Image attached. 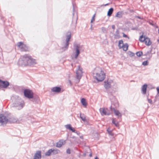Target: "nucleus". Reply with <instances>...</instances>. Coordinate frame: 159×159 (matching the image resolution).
I'll return each mask as SVG.
<instances>
[{"instance_id": "obj_1", "label": "nucleus", "mask_w": 159, "mask_h": 159, "mask_svg": "<svg viewBox=\"0 0 159 159\" xmlns=\"http://www.w3.org/2000/svg\"><path fill=\"white\" fill-rule=\"evenodd\" d=\"M19 64L26 66L29 65H33L36 63L35 60L32 57L27 54L23 56L19 59Z\"/></svg>"}, {"instance_id": "obj_2", "label": "nucleus", "mask_w": 159, "mask_h": 159, "mask_svg": "<svg viewBox=\"0 0 159 159\" xmlns=\"http://www.w3.org/2000/svg\"><path fill=\"white\" fill-rule=\"evenodd\" d=\"M71 37V34L70 31H68L66 33V39L64 45L61 48L63 51L67 50L69 48L70 42Z\"/></svg>"}, {"instance_id": "obj_3", "label": "nucleus", "mask_w": 159, "mask_h": 159, "mask_svg": "<svg viewBox=\"0 0 159 159\" xmlns=\"http://www.w3.org/2000/svg\"><path fill=\"white\" fill-rule=\"evenodd\" d=\"M81 47L80 44L77 43L74 44L73 49L75 51V55L71 56L72 59H76L80 53V49Z\"/></svg>"}, {"instance_id": "obj_4", "label": "nucleus", "mask_w": 159, "mask_h": 159, "mask_svg": "<svg viewBox=\"0 0 159 159\" xmlns=\"http://www.w3.org/2000/svg\"><path fill=\"white\" fill-rule=\"evenodd\" d=\"M105 73L103 71L101 70L100 73H96V75L93 76V78L97 81V82H95V83H98L102 81L105 79Z\"/></svg>"}, {"instance_id": "obj_5", "label": "nucleus", "mask_w": 159, "mask_h": 159, "mask_svg": "<svg viewBox=\"0 0 159 159\" xmlns=\"http://www.w3.org/2000/svg\"><path fill=\"white\" fill-rule=\"evenodd\" d=\"M139 40L141 42H143L147 46H149L152 43V42L150 38L146 36L145 35L143 34L140 36Z\"/></svg>"}, {"instance_id": "obj_6", "label": "nucleus", "mask_w": 159, "mask_h": 159, "mask_svg": "<svg viewBox=\"0 0 159 159\" xmlns=\"http://www.w3.org/2000/svg\"><path fill=\"white\" fill-rule=\"evenodd\" d=\"M18 47L22 52H28L30 51L29 47L22 42H19L17 43Z\"/></svg>"}, {"instance_id": "obj_7", "label": "nucleus", "mask_w": 159, "mask_h": 159, "mask_svg": "<svg viewBox=\"0 0 159 159\" xmlns=\"http://www.w3.org/2000/svg\"><path fill=\"white\" fill-rule=\"evenodd\" d=\"M99 111L102 116H109L111 114V113L110 112L107 108H101L99 109Z\"/></svg>"}, {"instance_id": "obj_8", "label": "nucleus", "mask_w": 159, "mask_h": 159, "mask_svg": "<svg viewBox=\"0 0 159 159\" xmlns=\"http://www.w3.org/2000/svg\"><path fill=\"white\" fill-rule=\"evenodd\" d=\"M51 91L55 93H61L64 91V89L61 87V86H56L52 87Z\"/></svg>"}, {"instance_id": "obj_9", "label": "nucleus", "mask_w": 159, "mask_h": 159, "mask_svg": "<svg viewBox=\"0 0 159 159\" xmlns=\"http://www.w3.org/2000/svg\"><path fill=\"white\" fill-rule=\"evenodd\" d=\"M110 100L111 102V105L116 108L119 106L118 102L115 96H111L110 97Z\"/></svg>"}, {"instance_id": "obj_10", "label": "nucleus", "mask_w": 159, "mask_h": 159, "mask_svg": "<svg viewBox=\"0 0 159 159\" xmlns=\"http://www.w3.org/2000/svg\"><path fill=\"white\" fill-rule=\"evenodd\" d=\"M65 128L71 131L72 132L75 133L77 134L78 135H79L80 134V133L78 131H76L75 129L72 127L71 125L70 124H68L65 125Z\"/></svg>"}, {"instance_id": "obj_11", "label": "nucleus", "mask_w": 159, "mask_h": 159, "mask_svg": "<svg viewBox=\"0 0 159 159\" xmlns=\"http://www.w3.org/2000/svg\"><path fill=\"white\" fill-rule=\"evenodd\" d=\"M24 94L26 97L30 98H32L33 97V93L29 89L25 90L24 91Z\"/></svg>"}, {"instance_id": "obj_12", "label": "nucleus", "mask_w": 159, "mask_h": 159, "mask_svg": "<svg viewBox=\"0 0 159 159\" xmlns=\"http://www.w3.org/2000/svg\"><path fill=\"white\" fill-rule=\"evenodd\" d=\"M8 121L6 116L2 114H0V124L2 125L6 124Z\"/></svg>"}, {"instance_id": "obj_13", "label": "nucleus", "mask_w": 159, "mask_h": 159, "mask_svg": "<svg viewBox=\"0 0 159 159\" xmlns=\"http://www.w3.org/2000/svg\"><path fill=\"white\" fill-rule=\"evenodd\" d=\"M9 85V83L7 81H2L0 79V86L4 88H6Z\"/></svg>"}, {"instance_id": "obj_14", "label": "nucleus", "mask_w": 159, "mask_h": 159, "mask_svg": "<svg viewBox=\"0 0 159 159\" xmlns=\"http://www.w3.org/2000/svg\"><path fill=\"white\" fill-rule=\"evenodd\" d=\"M104 86L106 90H108L109 89L111 88V83L108 81V80H105L104 82Z\"/></svg>"}, {"instance_id": "obj_15", "label": "nucleus", "mask_w": 159, "mask_h": 159, "mask_svg": "<svg viewBox=\"0 0 159 159\" xmlns=\"http://www.w3.org/2000/svg\"><path fill=\"white\" fill-rule=\"evenodd\" d=\"M147 88L148 85L146 84H145L142 86L141 93L145 95L146 94Z\"/></svg>"}, {"instance_id": "obj_16", "label": "nucleus", "mask_w": 159, "mask_h": 159, "mask_svg": "<svg viewBox=\"0 0 159 159\" xmlns=\"http://www.w3.org/2000/svg\"><path fill=\"white\" fill-rule=\"evenodd\" d=\"M66 143V140L62 139L59 140L56 143V147L57 148H61Z\"/></svg>"}, {"instance_id": "obj_17", "label": "nucleus", "mask_w": 159, "mask_h": 159, "mask_svg": "<svg viewBox=\"0 0 159 159\" xmlns=\"http://www.w3.org/2000/svg\"><path fill=\"white\" fill-rule=\"evenodd\" d=\"M120 121H118L116 120V119L115 118H112V119L111 122L112 124L115 125V126L117 127H119V123Z\"/></svg>"}, {"instance_id": "obj_18", "label": "nucleus", "mask_w": 159, "mask_h": 159, "mask_svg": "<svg viewBox=\"0 0 159 159\" xmlns=\"http://www.w3.org/2000/svg\"><path fill=\"white\" fill-rule=\"evenodd\" d=\"M114 113L115 115L117 117L118 119H121L122 114L118 110H115Z\"/></svg>"}, {"instance_id": "obj_19", "label": "nucleus", "mask_w": 159, "mask_h": 159, "mask_svg": "<svg viewBox=\"0 0 159 159\" xmlns=\"http://www.w3.org/2000/svg\"><path fill=\"white\" fill-rule=\"evenodd\" d=\"M114 38L115 39H119L121 38V36H120L119 33V31L118 29H117L115 34H114Z\"/></svg>"}, {"instance_id": "obj_20", "label": "nucleus", "mask_w": 159, "mask_h": 159, "mask_svg": "<svg viewBox=\"0 0 159 159\" xmlns=\"http://www.w3.org/2000/svg\"><path fill=\"white\" fill-rule=\"evenodd\" d=\"M80 102L82 105L84 107H86L87 105V103L86 99L84 98H81Z\"/></svg>"}, {"instance_id": "obj_21", "label": "nucleus", "mask_w": 159, "mask_h": 159, "mask_svg": "<svg viewBox=\"0 0 159 159\" xmlns=\"http://www.w3.org/2000/svg\"><path fill=\"white\" fill-rule=\"evenodd\" d=\"M114 9L113 7H111L108 10L107 13V16L108 17L111 16L113 11Z\"/></svg>"}, {"instance_id": "obj_22", "label": "nucleus", "mask_w": 159, "mask_h": 159, "mask_svg": "<svg viewBox=\"0 0 159 159\" xmlns=\"http://www.w3.org/2000/svg\"><path fill=\"white\" fill-rule=\"evenodd\" d=\"M122 47L123 48V50L124 51H126L128 49L129 45L127 43H126L125 44H123Z\"/></svg>"}, {"instance_id": "obj_23", "label": "nucleus", "mask_w": 159, "mask_h": 159, "mask_svg": "<svg viewBox=\"0 0 159 159\" xmlns=\"http://www.w3.org/2000/svg\"><path fill=\"white\" fill-rule=\"evenodd\" d=\"M123 11H119L117 12L115 15V17H118L119 18H121L122 17L123 15Z\"/></svg>"}, {"instance_id": "obj_24", "label": "nucleus", "mask_w": 159, "mask_h": 159, "mask_svg": "<svg viewBox=\"0 0 159 159\" xmlns=\"http://www.w3.org/2000/svg\"><path fill=\"white\" fill-rule=\"evenodd\" d=\"M76 78L78 80H80L81 77V73H80L78 70H76Z\"/></svg>"}, {"instance_id": "obj_25", "label": "nucleus", "mask_w": 159, "mask_h": 159, "mask_svg": "<svg viewBox=\"0 0 159 159\" xmlns=\"http://www.w3.org/2000/svg\"><path fill=\"white\" fill-rule=\"evenodd\" d=\"M80 118L82 120V121L85 122L86 121V117L84 114H82L81 113H80Z\"/></svg>"}, {"instance_id": "obj_26", "label": "nucleus", "mask_w": 159, "mask_h": 159, "mask_svg": "<svg viewBox=\"0 0 159 159\" xmlns=\"http://www.w3.org/2000/svg\"><path fill=\"white\" fill-rule=\"evenodd\" d=\"M52 148L49 149L45 153V155L47 156H50L52 154Z\"/></svg>"}, {"instance_id": "obj_27", "label": "nucleus", "mask_w": 159, "mask_h": 159, "mask_svg": "<svg viewBox=\"0 0 159 159\" xmlns=\"http://www.w3.org/2000/svg\"><path fill=\"white\" fill-rule=\"evenodd\" d=\"M60 152V151L58 149L52 148V154L55 155L58 153Z\"/></svg>"}, {"instance_id": "obj_28", "label": "nucleus", "mask_w": 159, "mask_h": 159, "mask_svg": "<svg viewBox=\"0 0 159 159\" xmlns=\"http://www.w3.org/2000/svg\"><path fill=\"white\" fill-rule=\"evenodd\" d=\"M40 157V152L38 151L35 154L33 159H39Z\"/></svg>"}, {"instance_id": "obj_29", "label": "nucleus", "mask_w": 159, "mask_h": 159, "mask_svg": "<svg viewBox=\"0 0 159 159\" xmlns=\"http://www.w3.org/2000/svg\"><path fill=\"white\" fill-rule=\"evenodd\" d=\"M107 131L109 135H111V136H114V134L112 132V130H110V128H108L107 129Z\"/></svg>"}, {"instance_id": "obj_30", "label": "nucleus", "mask_w": 159, "mask_h": 159, "mask_svg": "<svg viewBox=\"0 0 159 159\" xmlns=\"http://www.w3.org/2000/svg\"><path fill=\"white\" fill-rule=\"evenodd\" d=\"M136 54L139 57H140L142 56H143V52L142 51L137 52Z\"/></svg>"}, {"instance_id": "obj_31", "label": "nucleus", "mask_w": 159, "mask_h": 159, "mask_svg": "<svg viewBox=\"0 0 159 159\" xmlns=\"http://www.w3.org/2000/svg\"><path fill=\"white\" fill-rule=\"evenodd\" d=\"M123 40L121 39L118 42V46L119 47L120 49H121L122 48V46H121V44H122L123 45Z\"/></svg>"}, {"instance_id": "obj_32", "label": "nucleus", "mask_w": 159, "mask_h": 159, "mask_svg": "<svg viewBox=\"0 0 159 159\" xmlns=\"http://www.w3.org/2000/svg\"><path fill=\"white\" fill-rule=\"evenodd\" d=\"M115 107L114 106V107H112V105H111V106L110 107H109V109L110 110V112L111 113V114L113 113V112H114L115 111V110H116L115 109Z\"/></svg>"}, {"instance_id": "obj_33", "label": "nucleus", "mask_w": 159, "mask_h": 159, "mask_svg": "<svg viewBox=\"0 0 159 159\" xmlns=\"http://www.w3.org/2000/svg\"><path fill=\"white\" fill-rule=\"evenodd\" d=\"M128 53L130 57H133L135 55L134 53L130 51H128Z\"/></svg>"}, {"instance_id": "obj_34", "label": "nucleus", "mask_w": 159, "mask_h": 159, "mask_svg": "<svg viewBox=\"0 0 159 159\" xmlns=\"http://www.w3.org/2000/svg\"><path fill=\"white\" fill-rule=\"evenodd\" d=\"M149 64V62L148 60L145 61H143L142 63V65L143 66H147Z\"/></svg>"}, {"instance_id": "obj_35", "label": "nucleus", "mask_w": 159, "mask_h": 159, "mask_svg": "<svg viewBox=\"0 0 159 159\" xmlns=\"http://www.w3.org/2000/svg\"><path fill=\"white\" fill-rule=\"evenodd\" d=\"M82 70H83L82 68L79 65L78 66V68L76 70H78V71L79 70V71H80L81 73L82 74V73H83Z\"/></svg>"}, {"instance_id": "obj_36", "label": "nucleus", "mask_w": 159, "mask_h": 159, "mask_svg": "<svg viewBox=\"0 0 159 159\" xmlns=\"http://www.w3.org/2000/svg\"><path fill=\"white\" fill-rule=\"evenodd\" d=\"M122 34H123V37L124 38H127L128 39H129L130 38L127 35L125 34L124 32H122Z\"/></svg>"}, {"instance_id": "obj_37", "label": "nucleus", "mask_w": 159, "mask_h": 159, "mask_svg": "<svg viewBox=\"0 0 159 159\" xmlns=\"http://www.w3.org/2000/svg\"><path fill=\"white\" fill-rule=\"evenodd\" d=\"M156 89H157V94L156 96H155V98L157 97V96H159V86L157 87V88H156Z\"/></svg>"}, {"instance_id": "obj_38", "label": "nucleus", "mask_w": 159, "mask_h": 159, "mask_svg": "<svg viewBox=\"0 0 159 159\" xmlns=\"http://www.w3.org/2000/svg\"><path fill=\"white\" fill-rule=\"evenodd\" d=\"M95 14L92 16V19L91 20V23H92L93 21H94L95 20Z\"/></svg>"}, {"instance_id": "obj_39", "label": "nucleus", "mask_w": 159, "mask_h": 159, "mask_svg": "<svg viewBox=\"0 0 159 159\" xmlns=\"http://www.w3.org/2000/svg\"><path fill=\"white\" fill-rule=\"evenodd\" d=\"M72 6H73V15L74 16V11H75V6H74V3L73 1V0H72Z\"/></svg>"}, {"instance_id": "obj_40", "label": "nucleus", "mask_w": 159, "mask_h": 159, "mask_svg": "<svg viewBox=\"0 0 159 159\" xmlns=\"http://www.w3.org/2000/svg\"><path fill=\"white\" fill-rule=\"evenodd\" d=\"M147 99L148 100V102L151 104H152L153 103L152 100L151 99H149L148 97L147 98Z\"/></svg>"}, {"instance_id": "obj_41", "label": "nucleus", "mask_w": 159, "mask_h": 159, "mask_svg": "<svg viewBox=\"0 0 159 159\" xmlns=\"http://www.w3.org/2000/svg\"><path fill=\"white\" fill-rule=\"evenodd\" d=\"M151 53V51H148L145 54H143V56H147L148 54H150Z\"/></svg>"}, {"instance_id": "obj_42", "label": "nucleus", "mask_w": 159, "mask_h": 159, "mask_svg": "<svg viewBox=\"0 0 159 159\" xmlns=\"http://www.w3.org/2000/svg\"><path fill=\"white\" fill-rule=\"evenodd\" d=\"M66 153L68 154H70L71 153L70 149L69 148H68L66 150Z\"/></svg>"}, {"instance_id": "obj_43", "label": "nucleus", "mask_w": 159, "mask_h": 159, "mask_svg": "<svg viewBox=\"0 0 159 159\" xmlns=\"http://www.w3.org/2000/svg\"><path fill=\"white\" fill-rule=\"evenodd\" d=\"M149 23L150 25H151L152 26H154V25H155V24L154 23V22L152 20L151 21H149Z\"/></svg>"}, {"instance_id": "obj_44", "label": "nucleus", "mask_w": 159, "mask_h": 159, "mask_svg": "<svg viewBox=\"0 0 159 159\" xmlns=\"http://www.w3.org/2000/svg\"><path fill=\"white\" fill-rule=\"evenodd\" d=\"M135 18H138L140 20H143V17H142L139 16H135Z\"/></svg>"}, {"instance_id": "obj_45", "label": "nucleus", "mask_w": 159, "mask_h": 159, "mask_svg": "<svg viewBox=\"0 0 159 159\" xmlns=\"http://www.w3.org/2000/svg\"><path fill=\"white\" fill-rule=\"evenodd\" d=\"M132 30H138V28L137 27H133L131 29Z\"/></svg>"}, {"instance_id": "obj_46", "label": "nucleus", "mask_w": 159, "mask_h": 159, "mask_svg": "<svg viewBox=\"0 0 159 159\" xmlns=\"http://www.w3.org/2000/svg\"><path fill=\"white\" fill-rule=\"evenodd\" d=\"M110 4V3H108L105 4H102L101 5V7H102L103 6H106Z\"/></svg>"}, {"instance_id": "obj_47", "label": "nucleus", "mask_w": 159, "mask_h": 159, "mask_svg": "<svg viewBox=\"0 0 159 159\" xmlns=\"http://www.w3.org/2000/svg\"><path fill=\"white\" fill-rule=\"evenodd\" d=\"M129 12L130 13H133L134 12V10L133 9H130L129 10Z\"/></svg>"}, {"instance_id": "obj_48", "label": "nucleus", "mask_w": 159, "mask_h": 159, "mask_svg": "<svg viewBox=\"0 0 159 159\" xmlns=\"http://www.w3.org/2000/svg\"><path fill=\"white\" fill-rule=\"evenodd\" d=\"M112 28L113 29V30H114L115 29V25H112Z\"/></svg>"}, {"instance_id": "obj_49", "label": "nucleus", "mask_w": 159, "mask_h": 159, "mask_svg": "<svg viewBox=\"0 0 159 159\" xmlns=\"http://www.w3.org/2000/svg\"><path fill=\"white\" fill-rule=\"evenodd\" d=\"M153 48V47L152 46L150 48V51H151V52H152V50Z\"/></svg>"}, {"instance_id": "obj_50", "label": "nucleus", "mask_w": 159, "mask_h": 159, "mask_svg": "<svg viewBox=\"0 0 159 159\" xmlns=\"http://www.w3.org/2000/svg\"><path fill=\"white\" fill-rule=\"evenodd\" d=\"M80 138L82 139H84L83 136H80Z\"/></svg>"}, {"instance_id": "obj_51", "label": "nucleus", "mask_w": 159, "mask_h": 159, "mask_svg": "<svg viewBox=\"0 0 159 159\" xmlns=\"http://www.w3.org/2000/svg\"><path fill=\"white\" fill-rule=\"evenodd\" d=\"M86 155V153H84L83 155V157H85Z\"/></svg>"}, {"instance_id": "obj_52", "label": "nucleus", "mask_w": 159, "mask_h": 159, "mask_svg": "<svg viewBox=\"0 0 159 159\" xmlns=\"http://www.w3.org/2000/svg\"><path fill=\"white\" fill-rule=\"evenodd\" d=\"M90 29L91 30H92L93 29V28H92V24L91 25Z\"/></svg>"}, {"instance_id": "obj_53", "label": "nucleus", "mask_w": 159, "mask_h": 159, "mask_svg": "<svg viewBox=\"0 0 159 159\" xmlns=\"http://www.w3.org/2000/svg\"><path fill=\"white\" fill-rule=\"evenodd\" d=\"M94 159H99L98 157V156H96L95 157V158H94Z\"/></svg>"}, {"instance_id": "obj_54", "label": "nucleus", "mask_w": 159, "mask_h": 159, "mask_svg": "<svg viewBox=\"0 0 159 159\" xmlns=\"http://www.w3.org/2000/svg\"><path fill=\"white\" fill-rule=\"evenodd\" d=\"M89 156L90 157H92V153H90L89 154Z\"/></svg>"}, {"instance_id": "obj_55", "label": "nucleus", "mask_w": 159, "mask_h": 159, "mask_svg": "<svg viewBox=\"0 0 159 159\" xmlns=\"http://www.w3.org/2000/svg\"><path fill=\"white\" fill-rule=\"evenodd\" d=\"M41 151L40 150V159L41 158Z\"/></svg>"}, {"instance_id": "obj_56", "label": "nucleus", "mask_w": 159, "mask_h": 159, "mask_svg": "<svg viewBox=\"0 0 159 159\" xmlns=\"http://www.w3.org/2000/svg\"><path fill=\"white\" fill-rule=\"evenodd\" d=\"M69 82L70 83H71V81L70 80H69Z\"/></svg>"}, {"instance_id": "obj_57", "label": "nucleus", "mask_w": 159, "mask_h": 159, "mask_svg": "<svg viewBox=\"0 0 159 159\" xmlns=\"http://www.w3.org/2000/svg\"><path fill=\"white\" fill-rule=\"evenodd\" d=\"M74 137H75V136H73V137H72V138H73H73H74Z\"/></svg>"}, {"instance_id": "obj_58", "label": "nucleus", "mask_w": 159, "mask_h": 159, "mask_svg": "<svg viewBox=\"0 0 159 159\" xmlns=\"http://www.w3.org/2000/svg\"><path fill=\"white\" fill-rule=\"evenodd\" d=\"M148 95H149V94H148V95H147V98L148 97Z\"/></svg>"}, {"instance_id": "obj_59", "label": "nucleus", "mask_w": 159, "mask_h": 159, "mask_svg": "<svg viewBox=\"0 0 159 159\" xmlns=\"http://www.w3.org/2000/svg\"><path fill=\"white\" fill-rule=\"evenodd\" d=\"M102 30H103V29H105V28L103 27H102Z\"/></svg>"}, {"instance_id": "obj_60", "label": "nucleus", "mask_w": 159, "mask_h": 159, "mask_svg": "<svg viewBox=\"0 0 159 159\" xmlns=\"http://www.w3.org/2000/svg\"><path fill=\"white\" fill-rule=\"evenodd\" d=\"M158 34H159V29H158Z\"/></svg>"}, {"instance_id": "obj_61", "label": "nucleus", "mask_w": 159, "mask_h": 159, "mask_svg": "<svg viewBox=\"0 0 159 159\" xmlns=\"http://www.w3.org/2000/svg\"><path fill=\"white\" fill-rule=\"evenodd\" d=\"M76 23H75V27L76 26Z\"/></svg>"}, {"instance_id": "obj_62", "label": "nucleus", "mask_w": 159, "mask_h": 159, "mask_svg": "<svg viewBox=\"0 0 159 159\" xmlns=\"http://www.w3.org/2000/svg\"><path fill=\"white\" fill-rule=\"evenodd\" d=\"M154 102H155L156 101V99H154Z\"/></svg>"}, {"instance_id": "obj_63", "label": "nucleus", "mask_w": 159, "mask_h": 159, "mask_svg": "<svg viewBox=\"0 0 159 159\" xmlns=\"http://www.w3.org/2000/svg\"><path fill=\"white\" fill-rule=\"evenodd\" d=\"M110 93L111 95H112V92H110Z\"/></svg>"}]
</instances>
